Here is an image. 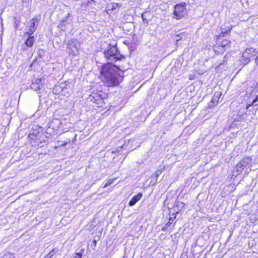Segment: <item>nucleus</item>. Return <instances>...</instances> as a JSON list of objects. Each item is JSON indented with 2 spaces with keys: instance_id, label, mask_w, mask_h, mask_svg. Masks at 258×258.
<instances>
[{
  "instance_id": "nucleus-1",
  "label": "nucleus",
  "mask_w": 258,
  "mask_h": 258,
  "mask_svg": "<svg viewBox=\"0 0 258 258\" xmlns=\"http://www.w3.org/2000/svg\"><path fill=\"white\" fill-rule=\"evenodd\" d=\"M118 71L121 70L110 63L104 65L100 70L102 81L108 86H118L123 78V73H118Z\"/></svg>"
},
{
  "instance_id": "nucleus-2",
  "label": "nucleus",
  "mask_w": 258,
  "mask_h": 258,
  "mask_svg": "<svg viewBox=\"0 0 258 258\" xmlns=\"http://www.w3.org/2000/svg\"><path fill=\"white\" fill-rule=\"evenodd\" d=\"M104 54L105 57L110 61L108 62L110 64H112L113 61L120 59L121 57L116 47L111 44H109L107 49L104 50Z\"/></svg>"
},
{
  "instance_id": "nucleus-3",
  "label": "nucleus",
  "mask_w": 258,
  "mask_h": 258,
  "mask_svg": "<svg viewBox=\"0 0 258 258\" xmlns=\"http://www.w3.org/2000/svg\"><path fill=\"white\" fill-rule=\"evenodd\" d=\"M187 14V10L185 3L177 4L174 7V15L175 18L180 19L184 17Z\"/></svg>"
},
{
  "instance_id": "nucleus-4",
  "label": "nucleus",
  "mask_w": 258,
  "mask_h": 258,
  "mask_svg": "<svg viewBox=\"0 0 258 258\" xmlns=\"http://www.w3.org/2000/svg\"><path fill=\"white\" fill-rule=\"evenodd\" d=\"M255 54V49L252 47L246 49L242 53L240 60L242 64H246L249 62L250 58L254 56Z\"/></svg>"
},
{
  "instance_id": "nucleus-5",
  "label": "nucleus",
  "mask_w": 258,
  "mask_h": 258,
  "mask_svg": "<svg viewBox=\"0 0 258 258\" xmlns=\"http://www.w3.org/2000/svg\"><path fill=\"white\" fill-rule=\"evenodd\" d=\"M106 97V95L102 92H92L88 99L98 105H101L103 102V99Z\"/></svg>"
},
{
  "instance_id": "nucleus-6",
  "label": "nucleus",
  "mask_w": 258,
  "mask_h": 258,
  "mask_svg": "<svg viewBox=\"0 0 258 258\" xmlns=\"http://www.w3.org/2000/svg\"><path fill=\"white\" fill-rule=\"evenodd\" d=\"M222 95V93L221 92H216L215 93L214 96L212 97L211 101L209 104V106L210 107H213L215 105V103H217L220 97Z\"/></svg>"
},
{
  "instance_id": "nucleus-7",
  "label": "nucleus",
  "mask_w": 258,
  "mask_h": 258,
  "mask_svg": "<svg viewBox=\"0 0 258 258\" xmlns=\"http://www.w3.org/2000/svg\"><path fill=\"white\" fill-rule=\"evenodd\" d=\"M42 80L41 79H37L32 83L31 88L35 91H38L40 90Z\"/></svg>"
},
{
  "instance_id": "nucleus-8",
  "label": "nucleus",
  "mask_w": 258,
  "mask_h": 258,
  "mask_svg": "<svg viewBox=\"0 0 258 258\" xmlns=\"http://www.w3.org/2000/svg\"><path fill=\"white\" fill-rule=\"evenodd\" d=\"M60 124V121L57 119H53L51 122L49 123L47 131L50 128H52L53 130H56L59 127V125Z\"/></svg>"
},
{
  "instance_id": "nucleus-9",
  "label": "nucleus",
  "mask_w": 258,
  "mask_h": 258,
  "mask_svg": "<svg viewBox=\"0 0 258 258\" xmlns=\"http://www.w3.org/2000/svg\"><path fill=\"white\" fill-rule=\"evenodd\" d=\"M142 196V194L139 193L137 195L134 196L129 202V206H134L141 199Z\"/></svg>"
},
{
  "instance_id": "nucleus-10",
  "label": "nucleus",
  "mask_w": 258,
  "mask_h": 258,
  "mask_svg": "<svg viewBox=\"0 0 258 258\" xmlns=\"http://www.w3.org/2000/svg\"><path fill=\"white\" fill-rule=\"evenodd\" d=\"M230 41L227 39H225L220 42V44L218 45V47H221L225 50H226L227 49L230 47Z\"/></svg>"
},
{
  "instance_id": "nucleus-11",
  "label": "nucleus",
  "mask_w": 258,
  "mask_h": 258,
  "mask_svg": "<svg viewBox=\"0 0 258 258\" xmlns=\"http://www.w3.org/2000/svg\"><path fill=\"white\" fill-rule=\"evenodd\" d=\"M64 86V84L63 83L60 84L59 85L55 86L53 89L52 92L54 94H59L63 90V88Z\"/></svg>"
},
{
  "instance_id": "nucleus-12",
  "label": "nucleus",
  "mask_w": 258,
  "mask_h": 258,
  "mask_svg": "<svg viewBox=\"0 0 258 258\" xmlns=\"http://www.w3.org/2000/svg\"><path fill=\"white\" fill-rule=\"evenodd\" d=\"M251 160L252 159L250 157H245L240 162L241 164H242L243 166L246 167L251 163Z\"/></svg>"
},
{
  "instance_id": "nucleus-13",
  "label": "nucleus",
  "mask_w": 258,
  "mask_h": 258,
  "mask_svg": "<svg viewBox=\"0 0 258 258\" xmlns=\"http://www.w3.org/2000/svg\"><path fill=\"white\" fill-rule=\"evenodd\" d=\"M34 38L33 36H29L25 42V44L28 47H32L34 43Z\"/></svg>"
},
{
  "instance_id": "nucleus-14",
  "label": "nucleus",
  "mask_w": 258,
  "mask_h": 258,
  "mask_svg": "<svg viewBox=\"0 0 258 258\" xmlns=\"http://www.w3.org/2000/svg\"><path fill=\"white\" fill-rule=\"evenodd\" d=\"M244 168H245V167L244 166H243L242 164H241L240 163V162H239L236 166V167L235 168V170L234 172H235L237 173L236 175H238L243 170Z\"/></svg>"
},
{
  "instance_id": "nucleus-15",
  "label": "nucleus",
  "mask_w": 258,
  "mask_h": 258,
  "mask_svg": "<svg viewBox=\"0 0 258 258\" xmlns=\"http://www.w3.org/2000/svg\"><path fill=\"white\" fill-rule=\"evenodd\" d=\"M73 43H74L73 41H70L69 42L67 48L71 49L72 53L74 54H75V52L73 50V48H74L76 49V51L77 50V47L76 46V45L73 44Z\"/></svg>"
},
{
  "instance_id": "nucleus-16",
  "label": "nucleus",
  "mask_w": 258,
  "mask_h": 258,
  "mask_svg": "<svg viewBox=\"0 0 258 258\" xmlns=\"http://www.w3.org/2000/svg\"><path fill=\"white\" fill-rule=\"evenodd\" d=\"M37 21V18H33L30 22V24L29 26V28H36L35 27V22Z\"/></svg>"
},
{
  "instance_id": "nucleus-17",
  "label": "nucleus",
  "mask_w": 258,
  "mask_h": 258,
  "mask_svg": "<svg viewBox=\"0 0 258 258\" xmlns=\"http://www.w3.org/2000/svg\"><path fill=\"white\" fill-rule=\"evenodd\" d=\"M36 30V28H28L27 31L26 32L28 35L30 36Z\"/></svg>"
},
{
  "instance_id": "nucleus-18",
  "label": "nucleus",
  "mask_w": 258,
  "mask_h": 258,
  "mask_svg": "<svg viewBox=\"0 0 258 258\" xmlns=\"http://www.w3.org/2000/svg\"><path fill=\"white\" fill-rule=\"evenodd\" d=\"M55 254L54 250H52L49 252L44 258H51V257Z\"/></svg>"
},
{
  "instance_id": "nucleus-19",
  "label": "nucleus",
  "mask_w": 258,
  "mask_h": 258,
  "mask_svg": "<svg viewBox=\"0 0 258 258\" xmlns=\"http://www.w3.org/2000/svg\"><path fill=\"white\" fill-rule=\"evenodd\" d=\"M3 258H14L13 257V255L9 252H7V253H6L3 256V257H2Z\"/></svg>"
},
{
  "instance_id": "nucleus-20",
  "label": "nucleus",
  "mask_w": 258,
  "mask_h": 258,
  "mask_svg": "<svg viewBox=\"0 0 258 258\" xmlns=\"http://www.w3.org/2000/svg\"><path fill=\"white\" fill-rule=\"evenodd\" d=\"M121 4H117V3H113L112 4L111 9L112 10H115L117 8H119L121 7Z\"/></svg>"
},
{
  "instance_id": "nucleus-21",
  "label": "nucleus",
  "mask_w": 258,
  "mask_h": 258,
  "mask_svg": "<svg viewBox=\"0 0 258 258\" xmlns=\"http://www.w3.org/2000/svg\"><path fill=\"white\" fill-rule=\"evenodd\" d=\"M113 182L112 179H109L104 185V187L110 185Z\"/></svg>"
},
{
  "instance_id": "nucleus-22",
  "label": "nucleus",
  "mask_w": 258,
  "mask_h": 258,
  "mask_svg": "<svg viewBox=\"0 0 258 258\" xmlns=\"http://www.w3.org/2000/svg\"><path fill=\"white\" fill-rule=\"evenodd\" d=\"M82 257V254L80 252L77 253L76 255L73 258H81Z\"/></svg>"
},
{
  "instance_id": "nucleus-23",
  "label": "nucleus",
  "mask_w": 258,
  "mask_h": 258,
  "mask_svg": "<svg viewBox=\"0 0 258 258\" xmlns=\"http://www.w3.org/2000/svg\"><path fill=\"white\" fill-rule=\"evenodd\" d=\"M180 35H182V34H179V35H177L176 36V40L177 41H179V40L180 39V38H181V37H180Z\"/></svg>"
},
{
  "instance_id": "nucleus-24",
  "label": "nucleus",
  "mask_w": 258,
  "mask_h": 258,
  "mask_svg": "<svg viewBox=\"0 0 258 258\" xmlns=\"http://www.w3.org/2000/svg\"><path fill=\"white\" fill-rule=\"evenodd\" d=\"M258 100V96H256L255 99H254L252 101V104H254L255 102H256Z\"/></svg>"
},
{
  "instance_id": "nucleus-25",
  "label": "nucleus",
  "mask_w": 258,
  "mask_h": 258,
  "mask_svg": "<svg viewBox=\"0 0 258 258\" xmlns=\"http://www.w3.org/2000/svg\"><path fill=\"white\" fill-rule=\"evenodd\" d=\"M94 0H88L87 3L85 4L86 6H88L89 5V4L91 3V2H93Z\"/></svg>"
},
{
  "instance_id": "nucleus-26",
  "label": "nucleus",
  "mask_w": 258,
  "mask_h": 258,
  "mask_svg": "<svg viewBox=\"0 0 258 258\" xmlns=\"http://www.w3.org/2000/svg\"><path fill=\"white\" fill-rule=\"evenodd\" d=\"M66 21V20H63V21H62L60 22V23L59 25H60V26H62V25H63L64 24V22H65Z\"/></svg>"
},
{
  "instance_id": "nucleus-27",
  "label": "nucleus",
  "mask_w": 258,
  "mask_h": 258,
  "mask_svg": "<svg viewBox=\"0 0 258 258\" xmlns=\"http://www.w3.org/2000/svg\"><path fill=\"white\" fill-rule=\"evenodd\" d=\"M255 63L258 64V55L255 58Z\"/></svg>"
},
{
  "instance_id": "nucleus-28",
  "label": "nucleus",
  "mask_w": 258,
  "mask_h": 258,
  "mask_svg": "<svg viewBox=\"0 0 258 258\" xmlns=\"http://www.w3.org/2000/svg\"><path fill=\"white\" fill-rule=\"evenodd\" d=\"M67 144H68V143H67V142H66V143H63V144H62L60 145V146H66V145H67Z\"/></svg>"
},
{
  "instance_id": "nucleus-29",
  "label": "nucleus",
  "mask_w": 258,
  "mask_h": 258,
  "mask_svg": "<svg viewBox=\"0 0 258 258\" xmlns=\"http://www.w3.org/2000/svg\"><path fill=\"white\" fill-rule=\"evenodd\" d=\"M232 26H229V27H228V31H230L232 29Z\"/></svg>"
},
{
  "instance_id": "nucleus-30",
  "label": "nucleus",
  "mask_w": 258,
  "mask_h": 258,
  "mask_svg": "<svg viewBox=\"0 0 258 258\" xmlns=\"http://www.w3.org/2000/svg\"><path fill=\"white\" fill-rule=\"evenodd\" d=\"M156 175H157V176H159V173H158V172H156Z\"/></svg>"
},
{
  "instance_id": "nucleus-31",
  "label": "nucleus",
  "mask_w": 258,
  "mask_h": 258,
  "mask_svg": "<svg viewBox=\"0 0 258 258\" xmlns=\"http://www.w3.org/2000/svg\"><path fill=\"white\" fill-rule=\"evenodd\" d=\"M70 16V14H68V16L66 17V19H67V18L68 17H69Z\"/></svg>"
},
{
  "instance_id": "nucleus-32",
  "label": "nucleus",
  "mask_w": 258,
  "mask_h": 258,
  "mask_svg": "<svg viewBox=\"0 0 258 258\" xmlns=\"http://www.w3.org/2000/svg\"><path fill=\"white\" fill-rule=\"evenodd\" d=\"M1 258H3V257H1Z\"/></svg>"
}]
</instances>
